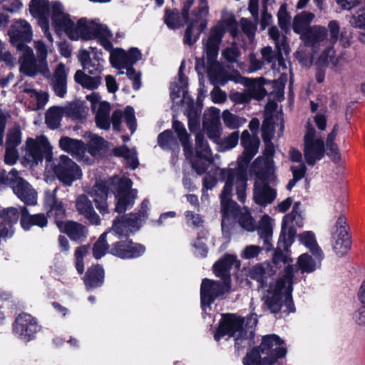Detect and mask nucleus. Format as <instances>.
<instances>
[{
	"label": "nucleus",
	"mask_w": 365,
	"mask_h": 365,
	"mask_svg": "<svg viewBox=\"0 0 365 365\" xmlns=\"http://www.w3.org/2000/svg\"><path fill=\"white\" fill-rule=\"evenodd\" d=\"M241 145L244 152L238 158V166L236 170L227 168L217 169L216 173L220 180L225 182V186L220 194L221 210L222 214V229L225 230L227 217L234 212L237 205L232 199V187L236 185V192L238 200L245 202L246 200L247 165L258 151L259 140L256 135H251L245 130L242 133Z\"/></svg>",
	"instance_id": "f257e3e1"
},
{
	"label": "nucleus",
	"mask_w": 365,
	"mask_h": 365,
	"mask_svg": "<svg viewBox=\"0 0 365 365\" xmlns=\"http://www.w3.org/2000/svg\"><path fill=\"white\" fill-rule=\"evenodd\" d=\"M49 16L56 33L64 32L69 38L75 41L97 38L105 49L111 48L110 38L112 34L107 26L101 24L98 20L88 21L83 18L76 24L59 1L51 2Z\"/></svg>",
	"instance_id": "f03ea898"
},
{
	"label": "nucleus",
	"mask_w": 365,
	"mask_h": 365,
	"mask_svg": "<svg viewBox=\"0 0 365 365\" xmlns=\"http://www.w3.org/2000/svg\"><path fill=\"white\" fill-rule=\"evenodd\" d=\"M286 252L277 250L274 256V262H283L287 266L281 273L276 282L271 284L267 289V294L264 297L266 304L268 306L272 313H278L284 305L286 307V312H294V307L292 297V278L294 276V269L289 264L292 262L284 242Z\"/></svg>",
	"instance_id": "7ed1b4c3"
},
{
	"label": "nucleus",
	"mask_w": 365,
	"mask_h": 365,
	"mask_svg": "<svg viewBox=\"0 0 365 365\" xmlns=\"http://www.w3.org/2000/svg\"><path fill=\"white\" fill-rule=\"evenodd\" d=\"M132 181L128 178L114 177L108 182H99L96 184L91 191L97 209L103 214L108 212L106 202L108 190L115 192L116 205L115 211L124 212L133 206L137 195L136 190H132Z\"/></svg>",
	"instance_id": "20e7f679"
},
{
	"label": "nucleus",
	"mask_w": 365,
	"mask_h": 365,
	"mask_svg": "<svg viewBox=\"0 0 365 365\" xmlns=\"http://www.w3.org/2000/svg\"><path fill=\"white\" fill-rule=\"evenodd\" d=\"M17 49L22 53L20 58V71L28 76H34L41 73L44 77L51 79L53 89L58 97L63 98L67 91L68 72L65 65L59 63L51 76L48 66L46 71L40 66V61L35 58L31 48L24 43L17 44Z\"/></svg>",
	"instance_id": "39448f33"
},
{
	"label": "nucleus",
	"mask_w": 365,
	"mask_h": 365,
	"mask_svg": "<svg viewBox=\"0 0 365 365\" xmlns=\"http://www.w3.org/2000/svg\"><path fill=\"white\" fill-rule=\"evenodd\" d=\"M225 31H229L232 37L237 36L238 24L233 15L224 16L221 21L212 28L207 38L202 41L208 63L210 65V74L218 81H222V75L220 63L216 59L218 56L220 44Z\"/></svg>",
	"instance_id": "423d86ee"
},
{
	"label": "nucleus",
	"mask_w": 365,
	"mask_h": 365,
	"mask_svg": "<svg viewBox=\"0 0 365 365\" xmlns=\"http://www.w3.org/2000/svg\"><path fill=\"white\" fill-rule=\"evenodd\" d=\"M243 324L244 322L240 317L235 314L224 315L215 334V339L219 341L222 336L227 335L235 339V347L237 349L250 345V339L257 324V314H252L247 319L246 329L243 327Z\"/></svg>",
	"instance_id": "0eeeda50"
},
{
	"label": "nucleus",
	"mask_w": 365,
	"mask_h": 365,
	"mask_svg": "<svg viewBox=\"0 0 365 365\" xmlns=\"http://www.w3.org/2000/svg\"><path fill=\"white\" fill-rule=\"evenodd\" d=\"M283 344V340L276 334L264 336L259 346L243 358V365H273L287 354Z\"/></svg>",
	"instance_id": "6e6552de"
},
{
	"label": "nucleus",
	"mask_w": 365,
	"mask_h": 365,
	"mask_svg": "<svg viewBox=\"0 0 365 365\" xmlns=\"http://www.w3.org/2000/svg\"><path fill=\"white\" fill-rule=\"evenodd\" d=\"M267 166L268 170L258 174L254 188V200L257 205L263 207L272 203L277 197L276 190L268 185L269 182L275 179L272 161L267 160Z\"/></svg>",
	"instance_id": "1a4fd4ad"
},
{
	"label": "nucleus",
	"mask_w": 365,
	"mask_h": 365,
	"mask_svg": "<svg viewBox=\"0 0 365 365\" xmlns=\"http://www.w3.org/2000/svg\"><path fill=\"white\" fill-rule=\"evenodd\" d=\"M1 182L2 185H9L14 193L24 203L29 205L37 203V192L26 180L19 176L16 170H11Z\"/></svg>",
	"instance_id": "9d476101"
},
{
	"label": "nucleus",
	"mask_w": 365,
	"mask_h": 365,
	"mask_svg": "<svg viewBox=\"0 0 365 365\" xmlns=\"http://www.w3.org/2000/svg\"><path fill=\"white\" fill-rule=\"evenodd\" d=\"M149 207V201L143 200L138 214H131L122 217V219L114 220L113 227L109 232H113L119 236L128 235L137 231L141 224V221L147 217V211Z\"/></svg>",
	"instance_id": "9b49d317"
},
{
	"label": "nucleus",
	"mask_w": 365,
	"mask_h": 365,
	"mask_svg": "<svg viewBox=\"0 0 365 365\" xmlns=\"http://www.w3.org/2000/svg\"><path fill=\"white\" fill-rule=\"evenodd\" d=\"M304 156L309 165H314L324 156L325 148L324 140L317 135L314 128L308 125L304 137Z\"/></svg>",
	"instance_id": "f8f14e48"
},
{
	"label": "nucleus",
	"mask_w": 365,
	"mask_h": 365,
	"mask_svg": "<svg viewBox=\"0 0 365 365\" xmlns=\"http://www.w3.org/2000/svg\"><path fill=\"white\" fill-rule=\"evenodd\" d=\"M209 12L207 0H199L197 12L194 11L193 18L190 21L185 34L184 42L188 45H192L199 38L200 34L207 26L205 17Z\"/></svg>",
	"instance_id": "ddd939ff"
},
{
	"label": "nucleus",
	"mask_w": 365,
	"mask_h": 365,
	"mask_svg": "<svg viewBox=\"0 0 365 365\" xmlns=\"http://www.w3.org/2000/svg\"><path fill=\"white\" fill-rule=\"evenodd\" d=\"M26 158L37 164L44 158L51 161L52 158L51 147L48 139L44 136H38L36 139L29 138L26 142Z\"/></svg>",
	"instance_id": "4468645a"
},
{
	"label": "nucleus",
	"mask_w": 365,
	"mask_h": 365,
	"mask_svg": "<svg viewBox=\"0 0 365 365\" xmlns=\"http://www.w3.org/2000/svg\"><path fill=\"white\" fill-rule=\"evenodd\" d=\"M53 171L57 178L67 186H71L74 181L80 179L82 176L80 167L64 155L60 156Z\"/></svg>",
	"instance_id": "2eb2a0df"
},
{
	"label": "nucleus",
	"mask_w": 365,
	"mask_h": 365,
	"mask_svg": "<svg viewBox=\"0 0 365 365\" xmlns=\"http://www.w3.org/2000/svg\"><path fill=\"white\" fill-rule=\"evenodd\" d=\"M211 150L202 134L198 133L195 137V156L190 159L192 166L199 175H202L212 163Z\"/></svg>",
	"instance_id": "dca6fc26"
},
{
	"label": "nucleus",
	"mask_w": 365,
	"mask_h": 365,
	"mask_svg": "<svg viewBox=\"0 0 365 365\" xmlns=\"http://www.w3.org/2000/svg\"><path fill=\"white\" fill-rule=\"evenodd\" d=\"M300 204L296 202L292 212L285 215L282 223V230L279 240L284 242L287 245H291L296 234V227H302L303 218L299 210Z\"/></svg>",
	"instance_id": "f3484780"
},
{
	"label": "nucleus",
	"mask_w": 365,
	"mask_h": 365,
	"mask_svg": "<svg viewBox=\"0 0 365 365\" xmlns=\"http://www.w3.org/2000/svg\"><path fill=\"white\" fill-rule=\"evenodd\" d=\"M229 282L225 279L222 282L205 279L202 282L200 288L201 304L205 310L214 300L219 296L230 290Z\"/></svg>",
	"instance_id": "a211bd4d"
},
{
	"label": "nucleus",
	"mask_w": 365,
	"mask_h": 365,
	"mask_svg": "<svg viewBox=\"0 0 365 365\" xmlns=\"http://www.w3.org/2000/svg\"><path fill=\"white\" fill-rule=\"evenodd\" d=\"M37 320L29 314H21L14 324V331L19 339L24 341L32 340L35 334L40 331Z\"/></svg>",
	"instance_id": "6ab92c4d"
},
{
	"label": "nucleus",
	"mask_w": 365,
	"mask_h": 365,
	"mask_svg": "<svg viewBox=\"0 0 365 365\" xmlns=\"http://www.w3.org/2000/svg\"><path fill=\"white\" fill-rule=\"evenodd\" d=\"M346 227V217L344 215L339 216L331 237L332 247L337 255H344L351 247Z\"/></svg>",
	"instance_id": "aec40b11"
},
{
	"label": "nucleus",
	"mask_w": 365,
	"mask_h": 365,
	"mask_svg": "<svg viewBox=\"0 0 365 365\" xmlns=\"http://www.w3.org/2000/svg\"><path fill=\"white\" fill-rule=\"evenodd\" d=\"M59 146L65 152L71 153L79 162L88 165L93 163V159L86 154V148L82 140L65 136L60 139Z\"/></svg>",
	"instance_id": "412c9836"
},
{
	"label": "nucleus",
	"mask_w": 365,
	"mask_h": 365,
	"mask_svg": "<svg viewBox=\"0 0 365 365\" xmlns=\"http://www.w3.org/2000/svg\"><path fill=\"white\" fill-rule=\"evenodd\" d=\"M106 50L110 51V61L112 66L118 69L132 66L141 58V53L136 48H132L128 52L121 48Z\"/></svg>",
	"instance_id": "4be33fe9"
},
{
	"label": "nucleus",
	"mask_w": 365,
	"mask_h": 365,
	"mask_svg": "<svg viewBox=\"0 0 365 365\" xmlns=\"http://www.w3.org/2000/svg\"><path fill=\"white\" fill-rule=\"evenodd\" d=\"M41 29L43 32L45 37L48 40V43H46L43 40L39 39L34 41V48L36 51V58L40 61V66L46 71V66H48L47 56L48 54L53 53V38L49 30V25L44 22L41 24Z\"/></svg>",
	"instance_id": "5701e85b"
},
{
	"label": "nucleus",
	"mask_w": 365,
	"mask_h": 365,
	"mask_svg": "<svg viewBox=\"0 0 365 365\" xmlns=\"http://www.w3.org/2000/svg\"><path fill=\"white\" fill-rule=\"evenodd\" d=\"M145 252L144 245L134 243L130 240L116 242L113 245L110 253L122 259L135 258Z\"/></svg>",
	"instance_id": "b1692460"
},
{
	"label": "nucleus",
	"mask_w": 365,
	"mask_h": 365,
	"mask_svg": "<svg viewBox=\"0 0 365 365\" xmlns=\"http://www.w3.org/2000/svg\"><path fill=\"white\" fill-rule=\"evenodd\" d=\"M11 42L17 47V44L23 43L21 41L30 42L33 38L31 26L26 20H17L12 24L9 31Z\"/></svg>",
	"instance_id": "393cba45"
},
{
	"label": "nucleus",
	"mask_w": 365,
	"mask_h": 365,
	"mask_svg": "<svg viewBox=\"0 0 365 365\" xmlns=\"http://www.w3.org/2000/svg\"><path fill=\"white\" fill-rule=\"evenodd\" d=\"M58 188L56 187L53 190H47L45 192V205L49 207L48 214L49 216L56 218V222L61 221L66 215V210L61 201H59L56 197V192Z\"/></svg>",
	"instance_id": "a878e982"
},
{
	"label": "nucleus",
	"mask_w": 365,
	"mask_h": 365,
	"mask_svg": "<svg viewBox=\"0 0 365 365\" xmlns=\"http://www.w3.org/2000/svg\"><path fill=\"white\" fill-rule=\"evenodd\" d=\"M327 32L324 27L320 26H313L301 36L302 40L307 46L317 47V45L327 46Z\"/></svg>",
	"instance_id": "bb28decb"
},
{
	"label": "nucleus",
	"mask_w": 365,
	"mask_h": 365,
	"mask_svg": "<svg viewBox=\"0 0 365 365\" xmlns=\"http://www.w3.org/2000/svg\"><path fill=\"white\" fill-rule=\"evenodd\" d=\"M274 220L268 215H264L259 222L257 232L259 238L263 240L264 248L269 251L272 249V236Z\"/></svg>",
	"instance_id": "cd10ccee"
},
{
	"label": "nucleus",
	"mask_w": 365,
	"mask_h": 365,
	"mask_svg": "<svg viewBox=\"0 0 365 365\" xmlns=\"http://www.w3.org/2000/svg\"><path fill=\"white\" fill-rule=\"evenodd\" d=\"M232 217L237 218L240 225L245 230L252 232L256 229L255 221L251 216L249 209L245 207L239 210L238 207H237L234 212L230 213L229 217H227L225 230L222 229L223 232H228V225H230V218Z\"/></svg>",
	"instance_id": "c85d7f7f"
},
{
	"label": "nucleus",
	"mask_w": 365,
	"mask_h": 365,
	"mask_svg": "<svg viewBox=\"0 0 365 365\" xmlns=\"http://www.w3.org/2000/svg\"><path fill=\"white\" fill-rule=\"evenodd\" d=\"M240 263L235 255H226L214 264L213 270L216 276L221 277L223 281L227 279L230 282V269L233 266L238 267Z\"/></svg>",
	"instance_id": "c756f323"
},
{
	"label": "nucleus",
	"mask_w": 365,
	"mask_h": 365,
	"mask_svg": "<svg viewBox=\"0 0 365 365\" xmlns=\"http://www.w3.org/2000/svg\"><path fill=\"white\" fill-rule=\"evenodd\" d=\"M56 225L61 232L66 233L73 240H82L86 236V227L73 221H58Z\"/></svg>",
	"instance_id": "7c9ffc66"
},
{
	"label": "nucleus",
	"mask_w": 365,
	"mask_h": 365,
	"mask_svg": "<svg viewBox=\"0 0 365 365\" xmlns=\"http://www.w3.org/2000/svg\"><path fill=\"white\" fill-rule=\"evenodd\" d=\"M122 118H124L128 127L130 130L131 133H133L136 130V120L133 108L128 106L123 113L119 110L113 112L111 122L114 130H120Z\"/></svg>",
	"instance_id": "2f4dec72"
},
{
	"label": "nucleus",
	"mask_w": 365,
	"mask_h": 365,
	"mask_svg": "<svg viewBox=\"0 0 365 365\" xmlns=\"http://www.w3.org/2000/svg\"><path fill=\"white\" fill-rule=\"evenodd\" d=\"M31 14L38 19L39 25L46 22L48 25V17L51 14V3L48 0H31L29 4Z\"/></svg>",
	"instance_id": "473e14b6"
},
{
	"label": "nucleus",
	"mask_w": 365,
	"mask_h": 365,
	"mask_svg": "<svg viewBox=\"0 0 365 365\" xmlns=\"http://www.w3.org/2000/svg\"><path fill=\"white\" fill-rule=\"evenodd\" d=\"M76 207L78 212L84 215L92 224H100V217L95 212L91 201L85 195L78 196L76 200Z\"/></svg>",
	"instance_id": "72a5a7b5"
},
{
	"label": "nucleus",
	"mask_w": 365,
	"mask_h": 365,
	"mask_svg": "<svg viewBox=\"0 0 365 365\" xmlns=\"http://www.w3.org/2000/svg\"><path fill=\"white\" fill-rule=\"evenodd\" d=\"M47 224L48 220L44 214L31 215L26 207H22L21 225L24 230H29L34 225L43 228L46 227Z\"/></svg>",
	"instance_id": "f704fd0d"
},
{
	"label": "nucleus",
	"mask_w": 365,
	"mask_h": 365,
	"mask_svg": "<svg viewBox=\"0 0 365 365\" xmlns=\"http://www.w3.org/2000/svg\"><path fill=\"white\" fill-rule=\"evenodd\" d=\"M301 244L308 248L310 252L321 262L324 257L323 252L319 247L315 235L311 231H305L298 236Z\"/></svg>",
	"instance_id": "c9c22d12"
},
{
	"label": "nucleus",
	"mask_w": 365,
	"mask_h": 365,
	"mask_svg": "<svg viewBox=\"0 0 365 365\" xmlns=\"http://www.w3.org/2000/svg\"><path fill=\"white\" fill-rule=\"evenodd\" d=\"M274 271L269 263H262L254 266L250 272V277L257 280L260 287H263L267 279L274 274Z\"/></svg>",
	"instance_id": "e433bc0d"
},
{
	"label": "nucleus",
	"mask_w": 365,
	"mask_h": 365,
	"mask_svg": "<svg viewBox=\"0 0 365 365\" xmlns=\"http://www.w3.org/2000/svg\"><path fill=\"white\" fill-rule=\"evenodd\" d=\"M103 269L101 266L97 265L88 269L84 278V282L88 289H93L103 284Z\"/></svg>",
	"instance_id": "4c0bfd02"
},
{
	"label": "nucleus",
	"mask_w": 365,
	"mask_h": 365,
	"mask_svg": "<svg viewBox=\"0 0 365 365\" xmlns=\"http://www.w3.org/2000/svg\"><path fill=\"white\" fill-rule=\"evenodd\" d=\"M65 115L73 120H81L86 118L88 108L83 103L80 101L73 102L68 106L63 107Z\"/></svg>",
	"instance_id": "58836bf2"
},
{
	"label": "nucleus",
	"mask_w": 365,
	"mask_h": 365,
	"mask_svg": "<svg viewBox=\"0 0 365 365\" xmlns=\"http://www.w3.org/2000/svg\"><path fill=\"white\" fill-rule=\"evenodd\" d=\"M84 136L88 140L86 153L92 157L98 156L106 146L104 139L96 134L86 133Z\"/></svg>",
	"instance_id": "ea45409f"
},
{
	"label": "nucleus",
	"mask_w": 365,
	"mask_h": 365,
	"mask_svg": "<svg viewBox=\"0 0 365 365\" xmlns=\"http://www.w3.org/2000/svg\"><path fill=\"white\" fill-rule=\"evenodd\" d=\"M262 130L263 140H265L266 136L272 140L274 130L277 132L279 136L281 135L284 130V123L281 116H277L276 121L266 118L263 122Z\"/></svg>",
	"instance_id": "a19ab883"
},
{
	"label": "nucleus",
	"mask_w": 365,
	"mask_h": 365,
	"mask_svg": "<svg viewBox=\"0 0 365 365\" xmlns=\"http://www.w3.org/2000/svg\"><path fill=\"white\" fill-rule=\"evenodd\" d=\"M96 111V122L98 128L104 130L109 129L110 126V104L107 102L103 101L99 103Z\"/></svg>",
	"instance_id": "79ce46f5"
},
{
	"label": "nucleus",
	"mask_w": 365,
	"mask_h": 365,
	"mask_svg": "<svg viewBox=\"0 0 365 365\" xmlns=\"http://www.w3.org/2000/svg\"><path fill=\"white\" fill-rule=\"evenodd\" d=\"M227 80L233 81L235 83H242L252 86L254 89H256V93H253L256 98H261L266 94L265 89L263 88L262 83H260L256 79L245 78L241 76L238 73H235L230 76Z\"/></svg>",
	"instance_id": "37998d69"
},
{
	"label": "nucleus",
	"mask_w": 365,
	"mask_h": 365,
	"mask_svg": "<svg viewBox=\"0 0 365 365\" xmlns=\"http://www.w3.org/2000/svg\"><path fill=\"white\" fill-rule=\"evenodd\" d=\"M173 127L178 133L179 140L183 146L185 157L187 159L191 158L192 155V146L189 141V135L183 124L179 121L175 120Z\"/></svg>",
	"instance_id": "c03bdc74"
},
{
	"label": "nucleus",
	"mask_w": 365,
	"mask_h": 365,
	"mask_svg": "<svg viewBox=\"0 0 365 365\" xmlns=\"http://www.w3.org/2000/svg\"><path fill=\"white\" fill-rule=\"evenodd\" d=\"M314 18V15L310 12H302L294 17L293 30L301 36L309 29L310 23Z\"/></svg>",
	"instance_id": "a18cd8bd"
},
{
	"label": "nucleus",
	"mask_w": 365,
	"mask_h": 365,
	"mask_svg": "<svg viewBox=\"0 0 365 365\" xmlns=\"http://www.w3.org/2000/svg\"><path fill=\"white\" fill-rule=\"evenodd\" d=\"M113 153L117 156H122L125 160L128 167L134 170L138 166V160L135 150H130L127 146L123 145L115 148Z\"/></svg>",
	"instance_id": "49530a36"
},
{
	"label": "nucleus",
	"mask_w": 365,
	"mask_h": 365,
	"mask_svg": "<svg viewBox=\"0 0 365 365\" xmlns=\"http://www.w3.org/2000/svg\"><path fill=\"white\" fill-rule=\"evenodd\" d=\"M74 79L76 82L88 89L97 88L101 82V78L99 76L95 75V76L91 77L80 70L76 72Z\"/></svg>",
	"instance_id": "de8ad7c7"
},
{
	"label": "nucleus",
	"mask_w": 365,
	"mask_h": 365,
	"mask_svg": "<svg viewBox=\"0 0 365 365\" xmlns=\"http://www.w3.org/2000/svg\"><path fill=\"white\" fill-rule=\"evenodd\" d=\"M341 61L340 58L335 56L332 46H327L319 58V63L331 66L336 71L342 65Z\"/></svg>",
	"instance_id": "09e8293b"
},
{
	"label": "nucleus",
	"mask_w": 365,
	"mask_h": 365,
	"mask_svg": "<svg viewBox=\"0 0 365 365\" xmlns=\"http://www.w3.org/2000/svg\"><path fill=\"white\" fill-rule=\"evenodd\" d=\"M65 115L63 107L53 106L50 108L46 113V123L51 129L57 128Z\"/></svg>",
	"instance_id": "8fccbe9b"
},
{
	"label": "nucleus",
	"mask_w": 365,
	"mask_h": 365,
	"mask_svg": "<svg viewBox=\"0 0 365 365\" xmlns=\"http://www.w3.org/2000/svg\"><path fill=\"white\" fill-rule=\"evenodd\" d=\"M269 35L270 38L274 41L276 48L279 54H282V52H284L285 55L289 53V48L287 42V38L284 36L280 35L279 31L277 27L272 26L269 29Z\"/></svg>",
	"instance_id": "3c124183"
},
{
	"label": "nucleus",
	"mask_w": 365,
	"mask_h": 365,
	"mask_svg": "<svg viewBox=\"0 0 365 365\" xmlns=\"http://www.w3.org/2000/svg\"><path fill=\"white\" fill-rule=\"evenodd\" d=\"M222 119L224 125L231 130L237 129L246 123L245 118L232 113L228 110H225L222 112Z\"/></svg>",
	"instance_id": "603ef678"
},
{
	"label": "nucleus",
	"mask_w": 365,
	"mask_h": 365,
	"mask_svg": "<svg viewBox=\"0 0 365 365\" xmlns=\"http://www.w3.org/2000/svg\"><path fill=\"white\" fill-rule=\"evenodd\" d=\"M337 131L338 125H335L332 131L328 135L326 141L327 155L334 161H337L339 159L337 145L334 143Z\"/></svg>",
	"instance_id": "864d4df0"
},
{
	"label": "nucleus",
	"mask_w": 365,
	"mask_h": 365,
	"mask_svg": "<svg viewBox=\"0 0 365 365\" xmlns=\"http://www.w3.org/2000/svg\"><path fill=\"white\" fill-rule=\"evenodd\" d=\"M320 262L314 261L309 255L303 254L299 257L297 264L302 272H312L316 269L317 264Z\"/></svg>",
	"instance_id": "5fc2aeb1"
},
{
	"label": "nucleus",
	"mask_w": 365,
	"mask_h": 365,
	"mask_svg": "<svg viewBox=\"0 0 365 365\" xmlns=\"http://www.w3.org/2000/svg\"><path fill=\"white\" fill-rule=\"evenodd\" d=\"M24 91L29 93L32 101L36 103L34 109L43 108L48 101V95L46 92H38L34 89H25Z\"/></svg>",
	"instance_id": "6e6d98bb"
},
{
	"label": "nucleus",
	"mask_w": 365,
	"mask_h": 365,
	"mask_svg": "<svg viewBox=\"0 0 365 365\" xmlns=\"http://www.w3.org/2000/svg\"><path fill=\"white\" fill-rule=\"evenodd\" d=\"M19 217V213L16 208L9 207L4 209L0 212V224L4 222V226H10V225L15 224L17 222Z\"/></svg>",
	"instance_id": "4d7b16f0"
},
{
	"label": "nucleus",
	"mask_w": 365,
	"mask_h": 365,
	"mask_svg": "<svg viewBox=\"0 0 365 365\" xmlns=\"http://www.w3.org/2000/svg\"><path fill=\"white\" fill-rule=\"evenodd\" d=\"M185 67V63L182 61L181 63L180 69H179V86L178 85H171V92L170 97L174 101L175 98H179L180 92L181 89H183L187 86V78L182 74V69Z\"/></svg>",
	"instance_id": "13d9d810"
},
{
	"label": "nucleus",
	"mask_w": 365,
	"mask_h": 365,
	"mask_svg": "<svg viewBox=\"0 0 365 365\" xmlns=\"http://www.w3.org/2000/svg\"><path fill=\"white\" fill-rule=\"evenodd\" d=\"M220 110L217 108L212 107L207 110L204 113L202 126L220 124Z\"/></svg>",
	"instance_id": "bf43d9fd"
},
{
	"label": "nucleus",
	"mask_w": 365,
	"mask_h": 365,
	"mask_svg": "<svg viewBox=\"0 0 365 365\" xmlns=\"http://www.w3.org/2000/svg\"><path fill=\"white\" fill-rule=\"evenodd\" d=\"M106 235L107 232L102 234L93 245V255L97 259L101 258L107 252L108 245L106 240Z\"/></svg>",
	"instance_id": "052dcab7"
},
{
	"label": "nucleus",
	"mask_w": 365,
	"mask_h": 365,
	"mask_svg": "<svg viewBox=\"0 0 365 365\" xmlns=\"http://www.w3.org/2000/svg\"><path fill=\"white\" fill-rule=\"evenodd\" d=\"M185 114L188 119V126L191 132L197 130L199 125V113L194 108L193 102L189 106L188 109L185 111Z\"/></svg>",
	"instance_id": "680f3d73"
},
{
	"label": "nucleus",
	"mask_w": 365,
	"mask_h": 365,
	"mask_svg": "<svg viewBox=\"0 0 365 365\" xmlns=\"http://www.w3.org/2000/svg\"><path fill=\"white\" fill-rule=\"evenodd\" d=\"M164 21L170 29H177L182 25V20L178 12L166 10Z\"/></svg>",
	"instance_id": "e2e57ef3"
},
{
	"label": "nucleus",
	"mask_w": 365,
	"mask_h": 365,
	"mask_svg": "<svg viewBox=\"0 0 365 365\" xmlns=\"http://www.w3.org/2000/svg\"><path fill=\"white\" fill-rule=\"evenodd\" d=\"M89 247L84 245L78 247L75 251L76 268L79 274L84 271L83 257L88 252Z\"/></svg>",
	"instance_id": "0e129e2a"
},
{
	"label": "nucleus",
	"mask_w": 365,
	"mask_h": 365,
	"mask_svg": "<svg viewBox=\"0 0 365 365\" xmlns=\"http://www.w3.org/2000/svg\"><path fill=\"white\" fill-rule=\"evenodd\" d=\"M175 143L176 140L170 130H167L158 135V144L163 148H170Z\"/></svg>",
	"instance_id": "69168bd1"
},
{
	"label": "nucleus",
	"mask_w": 365,
	"mask_h": 365,
	"mask_svg": "<svg viewBox=\"0 0 365 365\" xmlns=\"http://www.w3.org/2000/svg\"><path fill=\"white\" fill-rule=\"evenodd\" d=\"M351 26L365 31V9L357 11L349 20Z\"/></svg>",
	"instance_id": "338daca9"
},
{
	"label": "nucleus",
	"mask_w": 365,
	"mask_h": 365,
	"mask_svg": "<svg viewBox=\"0 0 365 365\" xmlns=\"http://www.w3.org/2000/svg\"><path fill=\"white\" fill-rule=\"evenodd\" d=\"M204 131L207 133L208 138L218 143L222 132L221 123L216 125H209L202 126Z\"/></svg>",
	"instance_id": "774afa93"
}]
</instances>
